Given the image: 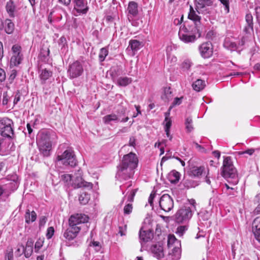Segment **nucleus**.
Here are the masks:
<instances>
[{"instance_id":"f257e3e1","label":"nucleus","mask_w":260,"mask_h":260,"mask_svg":"<svg viewBox=\"0 0 260 260\" xmlns=\"http://www.w3.org/2000/svg\"><path fill=\"white\" fill-rule=\"evenodd\" d=\"M138 164V158L135 153L130 152L124 155L121 162L117 167L116 177L120 181L131 178L134 174V170L137 167Z\"/></svg>"},{"instance_id":"f03ea898","label":"nucleus","mask_w":260,"mask_h":260,"mask_svg":"<svg viewBox=\"0 0 260 260\" xmlns=\"http://www.w3.org/2000/svg\"><path fill=\"white\" fill-rule=\"evenodd\" d=\"M56 138L55 133L52 131L43 130L39 132L37 137V143L40 153L44 156L50 155L52 142Z\"/></svg>"},{"instance_id":"7ed1b4c3","label":"nucleus","mask_w":260,"mask_h":260,"mask_svg":"<svg viewBox=\"0 0 260 260\" xmlns=\"http://www.w3.org/2000/svg\"><path fill=\"white\" fill-rule=\"evenodd\" d=\"M221 175L234 185H236L239 182L237 170L230 156L225 157L223 160Z\"/></svg>"},{"instance_id":"20e7f679","label":"nucleus","mask_w":260,"mask_h":260,"mask_svg":"<svg viewBox=\"0 0 260 260\" xmlns=\"http://www.w3.org/2000/svg\"><path fill=\"white\" fill-rule=\"evenodd\" d=\"M197 27L195 24L189 25L185 23L181 26L178 32L180 39L184 43H192L196 40Z\"/></svg>"},{"instance_id":"39448f33","label":"nucleus","mask_w":260,"mask_h":260,"mask_svg":"<svg viewBox=\"0 0 260 260\" xmlns=\"http://www.w3.org/2000/svg\"><path fill=\"white\" fill-rule=\"evenodd\" d=\"M126 108H122L120 110L117 111V114L111 113L105 116L103 118V121L105 124L112 125L113 122L118 123L126 122L129 118L125 115Z\"/></svg>"},{"instance_id":"423d86ee","label":"nucleus","mask_w":260,"mask_h":260,"mask_svg":"<svg viewBox=\"0 0 260 260\" xmlns=\"http://www.w3.org/2000/svg\"><path fill=\"white\" fill-rule=\"evenodd\" d=\"M56 160L61 161L65 166L74 167L77 165V160L74 151L71 149L65 150L61 155H57Z\"/></svg>"},{"instance_id":"0eeeda50","label":"nucleus","mask_w":260,"mask_h":260,"mask_svg":"<svg viewBox=\"0 0 260 260\" xmlns=\"http://www.w3.org/2000/svg\"><path fill=\"white\" fill-rule=\"evenodd\" d=\"M13 121L8 118H3L0 119V133L4 137L12 138L14 135Z\"/></svg>"},{"instance_id":"6e6552de","label":"nucleus","mask_w":260,"mask_h":260,"mask_svg":"<svg viewBox=\"0 0 260 260\" xmlns=\"http://www.w3.org/2000/svg\"><path fill=\"white\" fill-rule=\"evenodd\" d=\"M21 47L15 44L12 47V56L10 59V66L17 67L21 63L23 59V55L21 52Z\"/></svg>"},{"instance_id":"1a4fd4ad","label":"nucleus","mask_w":260,"mask_h":260,"mask_svg":"<svg viewBox=\"0 0 260 260\" xmlns=\"http://www.w3.org/2000/svg\"><path fill=\"white\" fill-rule=\"evenodd\" d=\"M73 4L72 13L75 16L85 15L89 10L87 0H73Z\"/></svg>"},{"instance_id":"9d476101","label":"nucleus","mask_w":260,"mask_h":260,"mask_svg":"<svg viewBox=\"0 0 260 260\" xmlns=\"http://www.w3.org/2000/svg\"><path fill=\"white\" fill-rule=\"evenodd\" d=\"M193 213L190 209L188 208L187 205H185L179 209L175 215L176 221L178 223H181L188 220L192 216Z\"/></svg>"},{"instance_id":"9b49d317","label":"nucleus","mask_w":260,"mask_h":260,"mask_svg":"<svg viewBox=\"0 0 260 260\" xmlns=\"http://www.w3.org/2000/svg\"><path fill=\"white\" fill-rule=\"evenodd\" d=\"M83 69L81 62L79 61H74L70 66L68 71L70 78L73 79L81 76Z\"/></svg>"},{"instance_id":"f8f14e48","label":"nucleus","mask_w":260,"mask_h":260,"mask_svg":"<svg viewBox=\"0 0 260 260\" xmlns=\"http://www.w3.org/2000/svg\"><path fill=\"white\" fill-rule=\"evenodd\" d=\"M88 217L83 214H76L72 215L69 218V225L74 228H81L80 225L87 222Z\"/></svg>"},{"instance_id":"ddd939ff","label":"nucleus","mask_w":260,"mask_h":260,"mask_svg":"<svg viewBox=\"0 0 260 260\" xmlns=\"http://www.w3.org/2000/svg\"><path fill=\"white\" fill-rule=\"evenodd\" d=\"M159 206L165 212L171 211L174 207L172 198L168 194H163L160 198Z\"/></svg>"},{"instance_id":"4468645a","label":"nucleus","mask_w":260,"mask_h":260,"mask_svg":"<svg viewBox=\"0 0 260 260\" xmlns=\"http://www.w3.org/2000/svg\"><path fill=\"white\" fill-rule=\"evenodd\" d=\"M15 29V25L10 19L2 20L0 19V30H4L9 35L13 34Z\"/></svg>"},{"instance_id":"2eb2a0df","label":"nucleus","mask_w":260,"mask_h":260,"mask_svg":"<svg viewBox=\"0 0 260 260\" xmlns=\"http://www.w3.org/2000/svg\"><path fill=\"white\" fill-rule=\"evenodd\" d=\"M199 50L203 57L205 58H209L213 53L211 43L210 42L203 43L200 46Z\"/></svg>"},{"instance_id":"dca6fc26","label":"nucleus","mask_w":260,"mask_h":260,"mask_svg":"<svg viewBox=\"0 0 260 260\" xmlns=\"http://www.w3.org/2000/svg\"><path fill=\"white\" fill-rule=\"evenodd\" d=\"M81 230V228H74L69 225L63 233V237L68 241L75 239Z\"/></svg>"},{"instance_id":"f3484780","label":"nucleus","mask_w":260,"mask_h":260,"mask_svg":"<svg viewBox=\"0 0 260 260\" xmlns=\"http://www.w3.org/2000/svg\"><path fill=\"white\" fill-rule=\"evenodd\" d=\"M10 140L0 138V155H7L13 150V145L10 147Z\"/></svg>"},{"instance_id":"a211bd4d","label":"nucleus","mask_w":260,"mask_h":260,"mask_svg":"<svg viewBox=\"0 0 260 260\" xmlns=\"http://www.w3.org/2000/svg\"><path fill=\"white\" fill-rule=\"evenodd\" d=\"M180 242L174 235H169L168 239V246L169 248L172 247V251L180 252V249L178 246H180Z\"/></svg>"},{"instance_id":"6ab92c4d","label":"nucleus","mask_w":260,"mask_h":260,"mask_svg":"<svg viewBox=\"0 0 260 260\" xmlns=\"http://www.w3.org/2000/svg\"><path fill=\"white\" fill-rule=\"evenodd\" d=\"M128 19L131 21L130 18L136 17L138 14V5L137 3L134 1H131L128 3L127 7Z\"/></svg>"},{"instance_id":"aec40b11","label":"nucleus","mask_w":260,"mask_h":260,"mask_svg":"<svg viewBox=\"0 0 260 260\" xmlns=\"http://www.w3.org/2000/svg\"><path fill=\"white\" fill-rule=\"evenodd\" d=\"M252 229L255 239L260 243V216L253 220Z\"/></svg>"},{"instance_id":"412c9836","label":"nucleus","mask_w":260,"mask_h":260,"mask_svg":"<svg viewBox=\"0 0 260 260\" xmlns=\"http://www.w3.org/2000/svg\"><path fill=\"white\" fill-rule=\"evenodd\" d=\"M57 43L60 54L65 55L69 51V47L66 38L64 36L61 37L58 39Z\"/></svg>"},{"instance_id":"4be33fe9","label":"nucleus","mask_w":260,"mask_h":260,"mask_svg":"<svg viewBox=\"0 0 260 260\" xmlns=\"http://www.w3.org/2000/svg\"><path fill=\"white\" fill-rule=\"evenodd\" d=\"M245 20L246 25H245L244 30L246 34H251L253 32V16L250 14H247L245 16Z\"/></svg>"},{"instance_id":"5701e85b","label":"nucleus","mask_w":260,"mask_h":260,"mask_svg":"<svg viewBox=\"0 0 260 260\" xmlns=\"http://www.w3.org/2000/svg\"><path fill=\"white\" fill-rule=\"evenodd\" d=\"M170 112L165 113V119L164 122L165 124V131L167 137L169 138L170 140L172 139V136L170 135V128L172 125V120L169 117Z\"/></svg>"},{"instance_id":"b1692460","label":"nucleus","mask_w":260,"mask_h":260,"mask_svg":"<svg viewBox=\"0 0 260 260\" xmlns=\"http://www.w3.org/2000/svg\"><path fill=\"white\" fill-rule=\"evenodd\" d=\"M6 9L10 17H15V12L16 11V7L12 0H9L7 2Z\"/></svg>"},{"instance_id":"393cba45","label":"nucleus","mask_w":260,"mask_h":260,"mask_svg":"<svg viewBox=\"0 0 260 260\" xmlns=\"http://www.w3.org/2000/svg\"><path fill=\"white\" fill-rule=\"evenodd\" d=\"M151 250L153 256L158 259L164 256L163 248L160 245H153L151 248Z\"/></svg>"},{"instance_id":"a878e982","label":"nucleus","mask_w":260,"mask_h":260,"mask_svg":"<svg viewBox=\"0 0 260 260\" xmlns=\"http://www.w3.org/2000/svg\"><path fill=\"white\" fill-rule=\"evenodd\" d=\"M141 43L137 40H131L129 42L127 49L130 48L132 51V55L135 54L136 52L138 51L141 48Z\"/></svg>"},{"instance_id":"bb28decb","label":"nucleus","mask_w":260,"mask_h":260,"mask_svg":"<svg viewBox=\"0 0 260 260\" xmlns=\"http://www.w3.org/2000/svg\"><path fill=\"white\" fill-rule=\"evenodd\" d=\"M223 46L231 51H236L238 49V45L235 42L231 40L230 38H225Z\"/></svg>"},{"instance_id":"cd10ccee","label":"nucleus","mask_w":260,"mask_h":260,"mask_svg":"<svg viewBox=\"0 0 260 260\" xmlns=\"http://www.w3.org/2000/svg\"><path fill=\"white\" fill-rule=\"evenodd\" d=\"M188 17L194 22V23L193 24H195L196 26L197 23L200 22L201 17L196 13L192 6H190V11Z\"/></svg>"},{"instance_id":"c85d7f7f","label":"nucleus","mask_w":260,"mask_h":260,"mask_svg":"<svg viewBox=\"0 0 260 260\" xmlns=\"http://www.w3.org/2000/svg\"><path fill=\"white\" fill-rule=\"evenodd\" d=\"M205 81L201 79L197 80L192 84L193 89L198 92L203 90L205 88Z\"/></svg>"},{"instance_id":"c756f323","label":"nucleus","mask_w":260,"mask_h":260,"mask_svg":"<svg viewBox=\"0 0 260 260\" xmlns=\"http://www.w3.org/2000/svg\"><path fill=\"white\" fill-rule=\"evenodd\" d=\"M132 82L131 78L127 77H121L117 79L116 84L119 86H126Z\"/></svg>"},{"instance_id":"7c9ffc66","label":"nucleus","mask_w":260,"mask_h":260,"mask_svg":"<svg viewBox=\"0 0 260 260\" xmlns=\"http://www.w3.org/2000/svg\"><path fill=\"white\" fill-rule=\"evenodd\" d=\"M153 234L150 231H140V239L141 241L144 242H147L152 239Z\"/></svg>"},{"instance_id":"2f4dec72","label":"nucleus","mask_w":260,"mask_h":260,"mask_svg":"<svg viewBox=\"0 0 260 260\" xmlns=\"http://www.w3.org/2000/svg\"><path fill=\"white\" fill-rule=\"evenodd\" d=\"M37 217V214L34 211L31 212L28 209L26 211L25 214V222L27 223H29L30 222H33L36 220Z\"/></svg>"},{"instance_id":"473e14b6","label":"nucleus","mask_w":260,"mask_h":260,"mask_svg":"<svg viewBox=\"0 0 260 260\" xmlns=\"http://www.w3.org/2000/svg\"><path fill=\"white\" fill-rule=\"evenodd\" d=\"M204 169V168L202 167H193L190 169L189 175L194 177H199L202 174Z\"/></svg>"},{"instance_id":"72a5a7b5","label":"nucleus","mask_w":260,"mask_h":260,"mask_svg":"<svg viewBox=\"0 0 260 260\" xmlns=\"http://www.w3.org/2000/svg\"><path fill=\"white\" fill-rule=\"evenodd\" d=\"M138 188H136L128 190L126 194L123 197L122 202H123L124 199L127 197V201L129 202H133L134 201V198L135 194L138 191Z\"/></svg>"},{"instance_id":"f704fd0d","label":"nucleus","mask_w":260,"mask_h":260,"mask_svg":"<svg viewBox=\"0 0 260 260\" xmlns=\"http://www.w3.org/2000/svg\"><path fill=\"white\" fill-rule=\"evenodd\" d=\"M168 179L171 183H176L180 179V174L175 170L172 171L168 175Z\"/></svg>"},{"instance_id":"c9c22d12","label":"nucleus","mask_w":260,"mask_h":260,"mask_svg":"<svg viewBox=\"0 0 260 260\" xmlns=\"http://www.w3.org/2000/svg\"><path fill=\"white\" fill-rule=\"evenodd\" d=\"M164 92V93L161 96L164 100L169 101L173 98V95L170 87H165Z\"/></svg>"},{"instance_id":"e433bc0d","label":"nucleus","mask_w":260,"mask_h":260,"mask_svg":"<svg viewBox=\"0 0 260 260\" xmlns=\"http://www.w3.org/2000/svg\"><path fill=\"white\" fill-rule=\"evenodd\" d=\"M52 75V73L51 71L45 69L41 71L40 77L42 81L45 82L46 80L48 79Z\"/></svg>"},{"instance_id":"4c0bfd02","label":"nucleus","mask_w":260,"mask_h":260,"mask_svg":"<svg viewBox=\"0 0 260 260\" xmlns=\"http://www.w3.org/2000/svg\"><path fill=\"white\" fill-rule=\"evenodd\" d=\"M90 200V195L86 192H82L79 197V201L81 204H86Z\"/></svg>"},{"instance_id":"58836bf2","label":"nucleus","mask_w":260,"mask_h":260,"mask_svg":"<svg viewBox=\"0 0 260 260\" xmlns=\"http://www.w3.org/2000/svg\"><path fill=\"white\" fill-rule=\"evenodd\" d=\"M192 65V63L190 59H185L181 64L180 67L181 69L184 71H188L189 70Z\"/></svg>"},{"instance_id":"ea45409f","label":"nucleus","mask_w":260,"mask_h":260,"mask_svg":"<svg viewBox=\"0 0 260 260\" xmlns=\"http://www.w3.org/2000/svg\"><path fill=\"white\" fill-rule=\"evenodd\" d=\"M186 129L188 132H190L193 129L192 126V120L190 117H186L185 121Z\"/></svg>"},{"instance_id":"a19ab883","label":"nucleus","mask_w":260,"mask_h":260,"mask_svg":"<svg viewBox=\"0 0 260 260\" xmlns=\"http://www.w3.org/2000/svg\"><path fill=\"white\" fill-rule=\"evenodd\" d=\"M108 50L107 48L104 47L101 48L99 55V60H100V61H103L105 60L106 57L108 55Z\"/></svg>"},{"instance_id":"79ce46f5","label":"nucleus","mask_w":260,"mask_h":260,"mask_svg":"<svg viewBox=\"0 0 260 260\" xmlns=\"http://www.w3.org/2000/svg\"><path fill=\"white\" fill-rule=\"evenodd\" d=\"M188 205L189 206H187L188 208L190 209L191 211L193 213L196 210V202L195 200L191 199L188 200ZM186 205H188L187 204H186Z\"/></svg>"},{"instance_id":"37998d69","label":"nucleus","mask_w":260,"mask_h":260,"mask_svg":"<svg viewBox=\"0 0 260 260\" xmlns=\"http://www.w3.org/2000/svg\"><path fill=\"white\" fill-rule=\"evenodd\" d=\"M185 187L187 188L195 187L198 184L197 182L192 180V179H187L184 182Z\"/></svg>"},{"instance_id":"c03bdc74","label":"nucleus","mask_w":260,"mask_h":260,"mask_svg":"<svg viewBox=\"0 0 260 260\" xmlns=\"http://www.w3.org/2000/svg\"><path fill=\"white\" fill-rule=\"evenodd\" d=\"M6 258L8 260H13V250L11 247H8L6 251Z\"/></svg>"},{"instance_id":"a18cd8bd","label":"nucleus","mask_w":260,"mask_h":260,"mask_svg":"<svg viewBox=\"0 0 260 260\" xmlns=\"http://www.w3.org/2000/svg\"><path fill=\"white\" fill-rule=\"evenodd\" d=\"M33 249L31 245L27 244L26 247L23 250L25 256L27 258L30 257L32 253Z\"/></svg>"},{"instance_id":"49530a36","label":"nucleus","mask_w":260,"mask_h":260,"mask_svg":"<svg viewBox=\"0 0 260 260\" xmlns=\"http://www.w3.org/2000/svg\"><path fill=\"white\" fill-rule=\"evenodd\" d=\"M199 215L200 217L202 218L203 220H208L211 215L210 213L206 210L201 211Z\"/></svg>"},{"instance_id":"de8ad7c7","label":"nucleus","mask_w":260,"mask_h":260,"mask_svg":"<svg viewBox=\"0 0 260 260\" xmlns=\"http://www.w3.org/2000/svg\"><path fill=\"white\" fill-rule=\"evenodd\" d=\"M78 187H86L88 189H92V184L90 182H87L84 180H82L80 183L77 184Z\"/></svg>"},{"instance_id":"09e8293b","label":"nucleus","mask_w":260,"mask_h":260,"mask_svg":"<svg viewBox=\"0 0 260 260\" xmlns=\"http://www.w3.org/2000/svg\"><path fill=\"white\" fill-rule=\"evenodd\" d=\"M183 98L182 96L180 98H175L173 103H172L171 106H170L169 108V111H170L171 109H172L174 107L180 105L182 103Z\"/></svg>"},{"instance_id":"8fccbe9b","label":"nucleus","mask_w":260,"mask_h":260,"mask_svg":"<svg viewBox=\"0 0 260 260\" xmlns=\"http://www.w3.org/2000/svg\"><path fill=\"white\" fill-rule=\"evenodd\" d=\"M72 178V176L70 174H63L61 176V180H63L68 185L71 184Z\"/></svg>"},{"instance_id":"3c124183","label":"nucleus","mask_w":260,"mask_h":260,"mask_svg":"<svg viewBox=\"0 0 260 260\" xmlns=\"http://www.w3.org/2000/svg\"><path fill=\"white\" fill-rule=\"evenodd\" d=\"M133 205L132 203H129L127 204L124 207L123 209L124 214L128 215L132 213L133 210Z\"/></svg>"},{"instance_id":"603ef678","label":"nucleus","mask_w":260,"mask_h":260,"mask_svg":"<svg viewBox=\"0 0 260 260\" xmlns=\"http://www.w3.org/2000/svg\"><path fill=\"white\" fill-rule=\"evenodd\" d=\"M17 75V71L16 70H12L8 78L10 83H12Z\"/></svg>"},{"instance_id":"864d4df0","label":"nucleus","mask_w":260,"mask_h":260,"mask_svg":"<svg viewBox=\"0 0 260 260\" xmlns=\"http://www.w3.org/2000/svg\"><path fill=\"white\" fill-rule=\"evenodd\" d=\"M198 4L199 5L201 6V8H203L205 5H211L212 4V0H199Z\"/></svg>"},{"instance_id":"5fc2aeb1","label":"nucleus","mask_w":260,"mask_h":260,"mask_svg":"<svg viewBox=\"0 0 260 260\" xmlns=\"http://www.w3.org/2000/svg\"><path fill=\"white\" fill-rule=\"evenodd\" d=\"M54 234V229L52 226L49 227L47 229L46 233V237L48 239H51Z\"/></svg>"},{"instance_id":"6e6d98bb","label":"nucleus","mask_w":260,"mask_h":260,"mask_svg":"<svg viewBox=\"0 0 260 260\" xmlns=\"http://www.w3.org/2000/svg\"><path fill=\"white\" fill-rule=\"evenodd\" d=\"M132 186V182L129 181L126 183L125 184H123L120 186V189L122 191L123 194L125 193V190L124 189L125 188L126 189H128L130 187Z\"/></svg>"},{"instance_id":"4d7b16f0","label":"nucleus","mask_w":260,"mask_h":260,"mask_svg":"<svg viewBox=\"0 0 260 260\" xmlns=\"http://www.w3.org/2000/svg\"><path fill=\"white\" fill-rule=\"evenodd\" d=\"M43 244V241L41 239L38 240L35 245V251L38 252L40 248L42 247Z\"/></svg>"},{"instance_id":"13d9d810","label":"nucleus","mask_w":260,"mask_h":260,"mask_svg":"<svg viewBox=\"0 0 260 260\" xmlns=\"http://www.w3.org/2000/svg\"><path fill=\"white\" fill-rule=\"evenodd\" d=\"M187 229L186 226H180L177 228L176 233L180 236H182Z\"/></svg>"},{"instance_id":"bf43d9fd","label":"nucleus","mask_w":260,"mask_h":260,"mask_svg":"<svg viewBox=\"0 0 260 260\" xmlns=\"http://www.w3.org/2000/svg\"><path fill=\"white\" fill-rule=\"evenodd\" d=\"M6 78V72L5 70L0 68V83L4 82Z\"/></svg>"},{"instance_id":"052dcab7","label":"nucleus","mask_w":260,"mask_h":260,"mask_svg":"<svg viewBox=\"0 0 260 260\" xmlns=\"http://www.w3.org/2000/svg\"><path fill=\"white\" fill-rule=\"evenodd\" d=\"M126 225H124L123 226H120L119 227V234H120L121 236H124L126 235Z\"/></svg>"},{"instance_id":"680f3d73","label":"nucleus","mask_w":260,"mask_h":260,"mask_svg":"<svg viewBox=\"0 0 260 260\" xmlns=\"http://www.w3.org/2000/svg\"><path fill=\"white\" fill-rule=\"evenodd\" d=\"M20 93L19 91H17L15 94L14 99L13 100L14 105L17 104L20 100Z\"/></svg>"},{"instance_id":"e2e57ef3","label":"nucleus","mask_w":260,"mask_h":260,"mask_svg":"<svg viewBox=\"0 0 260 260\" xmlns=\"http://www.w3.org/2000/svg\"><path fill=\"white\" fill-rule=\"evenodd\" d=\"M168 61H170L172 64H174L177 61V57L174 55H169L167 57Z\"/></svg>"},{"instance_id":"0e129e2a","label":"nucleus","mask_w":260,"mask_h":260,"mask_svg":"<svg viewBox=\"0 0 260 260\" xmlns=\"http://www.w3.org/2000/svg\"><path fill=\"white\" fill-rule=\"evenodd\" d=\"M254 151H255L254 149L251 148V149H249L244 151H241L240 152V154H247L249 155H251L254 152Z\"/></svg>"},{"instance_id":"69168bd1","label":"nucleus","mask_w":260,"mask_h":260,"mask_svg":"<svg viewBox=\"0 0 260 260\" xmlns=\"http://www.w3.org/2000/svg\"><path fill=\"white\" fill-rule=\"evenodd\" d=\"M136 145V139L134 137H131L129 138V145L131 146L135 147Z\"/></svg>"},{"instance_id":"338daca9","label":"nucleus","mask_w":260,"mask_h":260,"mask_svg":"<svg viewBox=\"0 0 260 260\" xmlns=\"http://www.w3.org/2000/svg\"><path fill=\"white\" fill-rule=\"evenodd\" d=\"M23 250H24L23 247H18L16 251H15V254H16V256H20L21 255V251H23Z\"/></svg>"},{"instance_id":"774afa93","label":"nucleus","mask_w":260,"mask_h":260,"mask_svg":"<svg viewBox=\"0 0 260 260\" xmlns=\"http://www.w3.org/2000/svg\"><path fill=\"white\" fill-rule=\"evenodd\" d=\"M71 0H59V2L62 5L68 6L71 3Z\"/></svg>"}]
</instances>
